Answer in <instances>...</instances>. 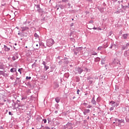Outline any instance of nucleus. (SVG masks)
I'll use <instances>...</instances> for the list:
<instances>
[{"instance_id":"nucleus-31","label":"nucleus","mask_w":129,"mask_h":129,"mask_svg":"<svg viewBox=\"0 0 129 129\" xmlns=\"http://www.w3.org/2000/svg\"><path fill=\"white\" fill-rule=\"evenodd\" d=\"M110 104H111V105H112L113 106V107H114V106H115V102H114L113 101H111L110 102Z\"/></svg>"},{"instance_id":"nucleus-41","label":"nucleus","mask_w":129,"mask_h":129,"mask_svg":"<svg viewBox=\"0 0 129 129\" xmlns=\"http://www.w3.org/2000/svg\"><path fill=\"white\" fill-rule=\"evenodd\" d=\"M58 64H59V65H62V64H63V60H62V59H61V60L59 61L58 62Z\"/></svg>"},{"instance_id":"nucleus-49","label":"nucleus","mask_w":129,"mask_h":129,"mask_svg":"<svg viewBox=\"0 0 129 129\" xmlns=\"http://www.w3.org/2000/svg\"><path fill=\"white\" fill-rule=\"evenodd\" d=\"M42 120L43 121H44V123H46L47 122V119H43Z\"/></svg>"},{"instance_id":"nucleus-9","label":"nucleus","mask_w":129,"mask_h":129,"mask_svg":"<svg viewBox=\"0 0 129 129\" xmlns=\"http://www.w3.org/2000/svg\"><path fill=\"white\" fill-rule=\"evenodd\" d=\"M62 63L64 65H67V64L69 63V60H68V58L67 57H64L63 59H62Z\"/></svg>"},{"instance_id":"nucleus-6","label":"nucleus","mask_w":129,"mask_h":129,"mask_svg":"<svg viewBox=\"0 0 129 129\" xmlns=\"http://www.w3.org/2000/svg\"><path fill=\"white\" fill-rule=\"evenodd\" d=\"M76 71L78 72L79 74H81L83 72V69L82 68L78 67L76 68Z\"/></svg>"},{"instance_id":"nucleus-18","label":"nucleus","mask_w":129,"mask_h":129,"mask_svg":"<svg viewBox=\"0 0 129 129\" xmlns=\"http://www.w3.org/2000/svg\"><path fill=\"white\" fill-rule=\"evenodd\" d=\"M89 112H90V110L89 109H85L83 112V113L84 115H86L87 113H89Z\"/></svg>"},{"instance_id":"nucleus-32","label":"nucleus","mask_w":129,"mask_h":129,"mask_svg":"<svg viewBox=\"0 0 129 129\" xmlns=\"http://www.w3.org/2000/svg\"><path fill=\"white\" fill-rule=\"evenodd\" d=\"M94 61H95V62H99V61H100V58L96 57L95 58Z\"/></svg>"},{"instance_id":"nucleus-15","label":"nucleus","mask_w":129,"mask_h":129,"mask_svg":"<svg viewBox=\"0 0 129 129\" xmlns=\"http://www.w3.org/2000/svg\"><path fill=\"white\" fill-rule=\"evenodd\" d=\"M97 9L100 12V13H104V9H106V8L98 7Z\"/></svg>"},{"instance_id":"nucleus-40","label":"nucleus","mask_w":129,"mask_h":129,"mask_svg":"<svg viewBox=\"0 0 129 129\" xmlns=\"http://www.w3.org/2000/svg\"><path fill=\"white\" fill-rule=\"evenodd\" d=\"M69 0H61V3H68Z\"/></svg>"},{"instance_id":"nucleus-23","label":"nucleus","mask_w":129,"mask_h":129,"mask_svg":"<svg viewBox=\"0 0 129 129\" xmlns=\"http://www.w3.org/2000/svg\"><path fill=\"white\" fill-rule=\"evenodd\" d=\"M69 76H70L69 73H66L64 74V77H66V78H69Z\"/></svg>"},{"instance_id":"nucleus-55","label":"nucleus","mask_w":129,"mask_h":129,"mask_svg":"<svg viewBox=\"0 0 129 129\" xmlns=\"http://www.w3.org/2000/svg\"><path fill=\"white\" fill-rule=\"evenodd\" d=\"M42 64H43V65H44V64H47V62H46V61H43L42 62Z\"/></svg>"},{"instance_id":"nucleus-3","label":"nucleus","mask_w":129,"mask_h":129,"mask_svg":"<svg viewBox=\"0 0 129 129\" xmlns=\"http://www.w3.org/2000/svg\"><path fill=\"white\" fill-rule=\"evenodd\" d=\"M115 121H116V126H120L122 122H124V120L123 119H119L118 118H115Z\"/></svg>"},{"instance_id":"nucleus-24","label":"nucleus","mask_w":129,"mask_h":129,"mask_svg":"<svg viewBox=\"0 0 129 129\" xmlns=\"http://www.w3.org/2000/svg\"><path fill=\"white\" fill-rule=\"evenodd\" d=\"M26 84L28 86L29 88H33V86L29 82L26 83Z\"/></svg>"},{"instance_id":"nucleus-52","label":"nucleus","mask_w":129,"mask_h":129,"mask_svg":"<svg viewBox=\"0 0 129 129\" xmlns=\"http://www.w3.org/2000/svg\"><path fill=\"white\" fill-rule=\"evenodd\" d=\"M93 83V81H92V80H90L89 81V83L90 84H91L92 83Z\"/></svg>"},{"instance_id":"nucleus-30","label":"nucleus","mask_w":129,"mask_h":129,"mask_svg":"<svg viewBox=\"0 0 129 129\" xmlns=\"http://www.w3.org/2000/svg\"><path fill=\"white\" fill-rule=\"evenodd\" d=\"M76 82H80V78L78 76L76 77Z\"/></svg>"},{"instance_id":"nucleus-36","label":"nucleus","mask_w":129,"mask_h":129,"mask_svg":"<svg viewBox=\"0 0 129 129\" xmlns=\"http://www.w3.org/2000/svg\"><path fill=\"white\" fill-rule=\"evenodd\" d=\"M105 61V59H102V60H101V64H102V65H103L104 64H105V62H104Z\"/></svg>"},{"instance_id":"nucleus-48","label":"nucleus","mask_w":129,"mask_h":129,"mask_svg":"<svg viewBox=\"0 0 129 129\" xmlns=\"http://www.w3.org/2000/svg\"><path fill=\"white\" fill-rule=\"evenodd\" d=\"M89 24H93V23H94V21H93V20H90L89 22Z\"/></svg>"},{"instance_id":"nucleus-46","label":"nucleus","mask_w":129,"mask_h":129,"mask_svg":"<svg viewBox=\"0 0 129 129\" xmlns=\"http://www.w3.org/2000/svg\"><path fill=\"white\" fill-rule=\"evenodd\" d=\"M36 67V62H34L32 65V68H34V67Z\"/></svg>"},{"instance_id":"nucleus-4","label":"nucleus","mask_w":129,"mask_h":129,"mask_svg":"<svg viewBox=\"0 0 129 129\" xmlns=\"http://www.w3.org/2000/svg\"><path fill=\"white\" fill-rule=\"evenodd\" d=\"M34 6L36 7V12H38V13H39V14H43V13H44L43 9H41L40 7V5L34 4Z\"/></svg>"},{"instance_id":"nucleus-60","label":"nucleus","mask_w":129,"mask_h":129,"mask_svg":"<svg viewBox=\"0 0 129 129\" xmlns=\"http://www.w3.org/2000/svg\"><path fill=\"white\" fill-rule=\"evenodd\" d=\"M109 36H111V35H112L113 33H112V31H110L109 33Z\"/></svg>"},{"instance_id":"nucleus-54","label":"nucleus","mask_w":129,"mask_h":129,"mask_svg":"<svg viewBox=\"0 0 129 129\" xmlns=\"http://www.w3.org/2000/svg\"><path fill=\"white\" fill-rule=\"evenodd\" d=\"M32 2H33V3H38V0H32Z\"/></svg>"},{"instance_id":"nucleus-11","label":"nucleus","mask_w":129,"mask_h":129,"mask_svg":"<svg viewBox=\"0 0 129 129\" xmlns=\"http://www.w3.org/2000/svg\"><path fill=\"white\" fill-rule=\"evenodd\" d=\"M128 47H129V43H127L126 44H124L122 45L121 50H125V49H127Z\"/></svg>"},{"instance_id":"nucleus-34","label":"nucleus","mask_w":129,"mask_h":129,"mask_svg":"<svg viewBox=\"0 0 129 129\" xmlns=\"http://www.w3.org/2000/svg\"><path fill=\"white\" fill-rule=\"evenodd\" d=\"M49 69V67L48 66H45L44 68V71H47Z\"/></svg>"},{"instance_id":"nucleus-51","label":"nucleus","mask_w":129,"mask_h":129,"mask_svg":"<svg viewBox=\"0 0 129 129\" xmlns=\"http://www.w3.org/2000/svg\"><path fill=\"white\" fill-rule=\"evenodd\" d=\"M16 57H15V56H13L12 57V60H13V61H16Z\"/></svg>"},{"instance_id":"nucleus-62","label":"nucleus","mask_w":129,"mask_h":129,"mask_svg":"<svg viewBox=\"0 0 129 129\" xmlns=\"http://www.w3.org/2000/svg\"><path fill=\"white\" fill-rule=\"evenodd\" d=\"M85 71H86V72H88V69L85 68Z\"/></svg>"},{"instance_id":"nucleus-39","label":"nucleus","mask_w":129,"mask_h":129,"mask_svg":"<svg viewBox=\"0 0 129 129\" xmlns=\"http://www.w3.org/2000/svg\"><path fill=\"white\" fill-rule=\"evenodd\" d=\"M22 70H23V68H21L18 70V72H19L20 74H22Z\"/></svg>"},{"instance_id":"nucleus-13","label":"nucleus","mask_w":129,"mask_h":129,"mask_svg":"<svg viewBox=\"0 0 129 129\" xmlns=\"http://www.w3.org/2000/svg\"><path fill=\"white\" fill-rule=\"evenodd\" d=\"M91 103L94 105H96V101H95V95H93V97L92 98Z\"/></svg>"},{"instance_id":"nucleus-29","label":"nucleus","mask_w":129,"mask_h":129,"mask_svg":"<svg viewBox=\"0 0 129 129\" xmlns=\"http://www.w3.org/2000/svg\"><path fill=\"white\" fill-rule=\"evenodd\" d=\"M55 100L57 103H59V102H60V98L56 97L55 98Z\"/></svg>"},{"instance_id":"nucleus-45","label":"nucleus","mask_w":129,"mask_h":129,"mask_svg":"<svg viewBox=\"0 0 129 129\" xmlns=\"http://www.w3.org/2000/svg\"><path fill=\"white\" fill-rule=\"evenodd\" d=\"M129 7L127 6H124V8L123 10H124V11H125V10H126V8H128Z\"/></svg>"},{"instance_id":"nucleus-44","label":"nucleus","mask_w":129,"mask_h":129,"mask_svg":"<svg viewBox=\"0 0 129 129\" xmlns=\"http://www.w3.org/2000/svg\"><path fill=\"white\" fill-rule=\"evenodd\" d=\"M45 17H42V18L41 19V22H44L45 21Z\"/></svg>"},{"instance_id":"nucleus-19","label":"nucleus","mask_w":129,"mask_h":129,"mask_svg":"<svg viewBox=\"0 0 129 129\" xmlns=\"http://www.w3.org/2000/svg\"><path fill=\"white\" fill-rule=\"evenodd\" d=\"M4 50L6 52H9L11 50V48L8 47L6 45H4Z\"/></svg>"},{"instance_id":"nucleus-22","label":"nucleus","mask_w":129,"mask_h":129,"mask_svg":"<svg viewBox=\"0 0 129 129\" xmlns=\"http://www.w3.org/2000/svg\"><path fill=\"white\" fill-rule=\"evenodd\" d=\"M56 7V8H60L61 10H63V9H64V6H63L62 5H57Z\"/></svg>"},{"instance_id":"nucleus-64","label":"nucleus","mask_w":129,"mask_h":129,"mask_svg":"<svg viewBox=\"0 0 129 129\" xmlns=\"http://www.w3.org/2000/svg\"><path fill=\"white\" fill-rule=\"evenodd\" d=\"M68 5L69 6V8L70 9V6H71V4L68 3Z\"/></svg>"},{"instance_id":"nucleus-7","label":"nucleus","mask_w":129,"mask_h":129,"mask_svg":"<svg viewBox=\"0 0 129 129\" xmlns=\"http://www.w3.org/2000/svg\"><path fill=\"white\" fill-rule=\"evenodd\" d=\"M3 75L4 77H9V73H6L3 71H0V76Z\"/></svg>"},{"instance_id":"nucleus-27","label":"nucleus","mask_w":129,"mask_h":129,"mask_svg":"<svg viewBox=\"0 0 129 129\" xmlns=\"http://www.w3.org/2000/svg\"><path fill=\"white\" fill-rule=\"evenodd\" d=\"M27 33L22 32V34H21V37H27Z\"/></svg>"},{"instance_id":"nucleus-50","label":"nucleus","mask_w":129,"mask_h":129,"mask_svg":"<svg viewBox=\"0 0 129 129\" xmlns=\"http://www.w3.org/2000/svg\"><path fill=\"white\" fill-rule=\"evenodd\" d=\"M92 107V106L89 105L88 106H87V108H91Z\"/></svg>"},{"instance_id":"nucleus-26","label":"nucleus","mask_w":129,"mask_h":129,"mask_svg":"<svg viewBox=\"0 0 129 129\" xmlns=\"http://www.w3.org/2000/svg\"><path fill=\"white\" fill-rule=\"evenodd\" d=\"M0 69L5 70V65L4 63H0Z\"/></svg>"},{"instance_id":"nucleus-38","label":"nucleus","mask_w":129,"mask_h":129,"mask_svg":"<svg viewBox=\"0 0 129 129\" xmlns=\"http://www.w3.org/2000/svg\"><path fill=\"white\" fill-rule=\"evenodd\" d=\"M88 29H89V30H92V29L93 30H97V28L95 27H94L93 28H88Z\"/></svg>"},{"instance_id":"nucleus-59","label":"nucleus","mask_w":129,"mask_h":129,"mask_svg":"<svg viewBox=\"0 0 129 129\" xmlns=\"http://www.w3.org/2000/svg\"><path fill=\"white\" fill-rule=\"evenodd\" d=\"M79 51H81V50H82V49H83V47H79Z\"/></svg>"},{"instance_id":"nucleus-14","label":"nucleus","mask_w":129,"mask_h":129,"mask_svg":"<svg viewBox=\"0 0 129 129\" xmlns=\"http://www.w3.org/2000/svg\"><path fill=\"white\" fill-rule=\"evenodd\" d=\"M72 125H73V124L71 122H68V123L66 125V128H69V127H73Z\"/></svg>"},{"instance_id":"nucleus-21","label":"nucleus","mask_w":129,"mask_h":129,"mask_svg":"<svg viewBox=\"0 0 129 129\" xmlns=\"http://www.w3.org/2000/svg\"><path fill=\"white\" fill-rule=\"evenodd\" d=\"M124 56H125V57H127L128 56H129V51L127 50L124 51Z\"/></svg>"},{"instance_id":"nucleus-10","label":"nucleus","mask_w":129,"mask_h":129,"mask_svg":"<svg viewBox=\"0 0 129 129\" xmlns=\"http://www.w3.org/2000/svg\"><path fill=\"white\" fill-rule=\"evenodd\" d=\"M80 48L81 47H78L73 50L75 55H77L78 53H79V49H80Z\"/></svg>"},{"instance_id":"nucleus-16","label":"nucleus","mask_w":129,"mask_h":129,"mask_svg":"<svg viewBox=\"0 0 129 129\" xmlns=\"http://www.w3.org/2000/svg\"><path fill=\"white\" fill-rule=\"evenodd\" d=\"M109 48H110V49H112L113 48H114V49H116V48H117V45L114 44L113 42V44H111V46Z\"/></svg>"},{"instance_id":"nucleus-33","label":"nucleus","mask_w":129,"mask_h":129,"mask_svg":"<svg viewBox=\"0 0 129 129\" xmlns=\"http://www.w3.org/2000/svg\"><path fill=\"white\" fill-rule=\"evenodd\" d=\"M102 49H104V48L103 47V46H99V47H98V51H101V50H102Z\"/></svg>"},{"instance_id":"nucleus-17","label":"nucleus","mask_w":129,"mask_h":129,"mask_svg":"<svg viewBox=\"0 0 129 129\" xmlns=\"http://www.w3.org/2000/svg\"><path fill=\"white\" fill-rule=\"evenodd\" d=\"M20 79H21V77L20 78H16V80L15 82V84H21V82L22 81ZM17 80H18V83H17Z\"/></svg>"},{"instance_id":"nucleus-28","label":"nucleus","mask_w":129,"mask_h":129,"mask_svg":"<svg viewBox=\"0 0 129 129\" xmlns=\"http://www.w3.org/2000/svg\"><path fill=\"white\" fill-rule=\"evenodd\" d=\"M128 34H123L122 37L123 38V39H124V40L127 39V36H128Z\"/></svg>"},{"instance_id":"nucleus-56","label":"nucleus","mask_w":129,"mask_h":129,"mask_svg":"<svg viewBox=\"0 0 129 129\" xmlns=\"http://www.w3.org/2000/svg\"><path fill=\"white\" fill-rule=\"evenodd\" d=\"M113 109H114L113 107H111V108L109 109V110H110V111H111V110H113Z\"/></svg>"},{"instance_id":"nucleus-2","label":"nucleus","mask_w":129,"mask_h":129,"mask_svg":"<svg viewBox=\"0 0 129 129\" xmlns=\"http://www.w3.org/2000/svg\"><path fill=\"white\" fill-rule=\"evenodd\" d=\"M17 107H20L21 109H22V110H24V111L28 108V106L26 104L23 105L21 103H17Z\"/></svg>"},{"instance_id":"nucleus-37","label":"nucleus","mask_w":129,"mask_h":129,"mask_svg":"<svg viewBox=\"0 0 129 129\" xmlns=\"http://www.w3.org/2000/svg\"><path fill=\"white\" fill-rule=\"evenodd\" d=\"M31 78H32V77H28V76H27V77H26V80H30L31 79Z\"/></svg>"},{"instance_id":"nucleus-47","label":"nucleus","mask_w":129,"mask_h":129,"mask_svg":"<svg viewBox=\"0 0 129 129\" xmlns=\"http://www.w3.org/2000/svg\"><path fill=\"white\" fill-rule=\"evenodd\" d=\"M87 2H89V3H91V4H92L93 3V1L92 0H86Z\"/></svg>"},{"instance_id":"nucleus-8","label":"nucleus","mask_w":129,"mask_h":129,"mask_svg":"<svg viewBox=\"0 0 129 129\" xmlns=\"http://www.w3.org/2000/svg\"><path fill=\"white\" fill-rule=\"evenodd\" d=\"M118 63H119L118 59H114L111 64L113 65V66H116V65L118 66Z\"/></svg>"},{"instance_id":"nucleus-1","label":"nucleus","mask_w":129,"mask_h":129,"mask_svg":"<svg viewBox=\"0 0 129 129\" xmlns=\"http://www.w3.org/2000/svg\"><path fill=\"white\" fill-rule=\"evenodd\" d=\"M54 44L55 41H54V39L52 38H50L46 40V46H47V47H52Z\"/></svg>"},{"instance_id":"nucleus-53","label":"nucleus","mask_w":129,"mask_h":129,"mask_svg":"<svg viewBox=\"0 0 129 129\" xmlns=\"http://www.w3.org/2000/svg\"><path fill=\"white\" fill-rule=\"evenodd\" d=\"M79 92H80V90L78 89L77 91V94H79Z\"/></svg>"},{"instance_id":"nucleus-35","label":"nucleus","mask_w":129,"mask_h":129,"mask_svg":"<svg viewBox=\"0 0 129 129\" xmlns=\"http://www.w3.org/2000/svg\"><path fill=\"white\" fill-rule=\"evenodd\" d=\"M104 49H105V48H107L108 47V43H106V44H105L104 46H103Z\"/></svg>"},{"instance_id":"nucleus-58","label":"nucleus","mask_w":129,"mask_h":129,"mask_svg":"<svg viewBox=\"0 0 129 129\" xmlns=\"http://www.w3.org/2000/svg\"><path fill=\"white\" fill-rule=\"evenodd\" d=\"M47 120H48V123H49L50 122V121H51V119L50 118H48Z\"/></svg>"},{"instance_id":"nucleus-63","label":"nucleus","mask_w":129,"mask_h":129,"mask_svg":"<svg viewBox=\"0 0 129 129\" xmlns=\"http://www.w3.org/2000/svg\"><path fill=\"white\" fill-rule=\"evenodd\" d=\"M92 55H97V53L96 52H94L92 54Z\"/></svg>"},{"instance_id":"nucleus-12","label":"nucleus","mask_w":129,"mask_h":129,"mask_svg":"<svg viewBox=\"0 0 129 129\" xmlns=\"http://www.w3.org/2000/svg\"><path fill=\"white\" fill-rule=\"evenodd\" d=\"M21 29H22L21 30L22 33H24V32H25V31L29 30V27H21Z\"/></svg>"},{"instance_id":"nucleus-61","label":"nucleus","mask_w":129,"mask_h":129,"mask_svg":"<svg viewBox=\"0 0 129 129\" xmlns=\"http://www.w3.org/2000/svg\"><path fill=\"white\" fill-rule=\"evenodd\" d=\"M9 115H13V113H12V112H11V111L9 112Z\"/></svg>"},{"instance_id":"nucleus-57","label":"nucleus","mask_w":129,"mask_h":129,"mask_svg":"<svg viewBox=\"0 0 129 129\" xmlns=\"http://www.w3.org/2000/svg\"><path fill=\"white\" fill-rule=\"evenodd\" d=\"M43 129H50V127H48V126H45L43 128Z\"/></svg>"},{"instance_id":"nucleus-42","label":"nucleus","mask_w":129,"mask_h":129,"mask_svg":"<svg viewBox=\"0 0 129 129\" xmlns=\"http://www.w3.org/2000/svg\"><path fill=\"white\" fill-rule=\"evenodd\" d=\"M70 40L71 41H72V42H73L74 43L75 42V39L73 38H71Z\"/></svg>"},{"instance_id":"nucleus-5","label":"nucleus","mask_w":129,"mask_h":129,"mask_svg":"<svg viewBox=\"0 0 129 129\" xmlns=\"http://www.w3.org/2000/svg\"><path fill=\"white\" fill-rule=\"evenodd\" d=\"M8 102L9 103V106L10 107H12V106H13V107H16V105H17V103H16V102H15L14 100L12 101L13 103H12V101H10V100H8Z\"/></svg>"},{"instance_id":"nucleus-43","label":"nucleus","mask_w":129,"mask_h":129,"mask_svg":"<svg viewBox=\"0 0 129 129\" xmlns=\"http://www.w3.org/2000/svg\"><path fill=\"white\" fill-rule=\"evenodd\" d=\"M34 37H35V38H39V35H38V34H37V33H35L34 34Z\"/></svg>"},{"instance_id":"nucleus-20","label":"nucleus","mask_w":129,"mask_h":129,"mask_svg":"<svg viewBox=\"0 0 129 129\" xmlns=\"http://www.w3.org/2000/svg\"><path fill=\"white\" fill-rule=\"evenodd\" d=\"M10 72H11L12 73H14V72H17V69L16 68H12L10 70Z\"/></svg>"},{"instance_id":"nucleus-25","label":"nucleus","mask_w":129,"mask_h":129,"mask_svg":"<svg viewBox=\"0 0 129 129\" xmlns=\"http://www.w3.org/2000/svg\"><path fill=\"white\" fill-rule=\"evenodd\" d=\"M70 36V37H71V36H73V37H74V38H75V37H76V35H75V32L74 31L71 32Z\"/></svg>"}]
</instances>
